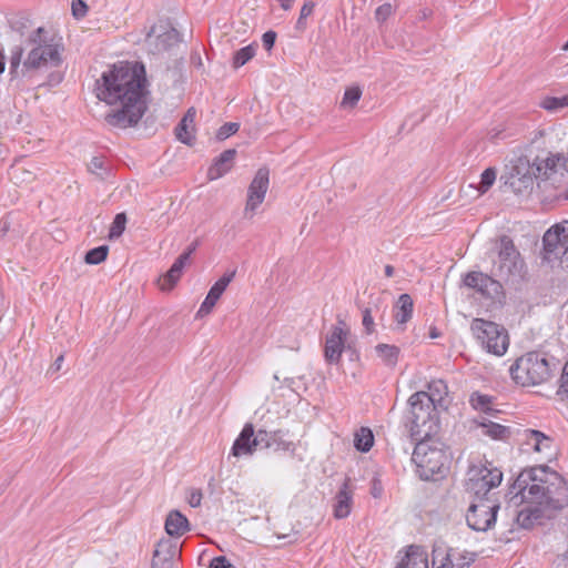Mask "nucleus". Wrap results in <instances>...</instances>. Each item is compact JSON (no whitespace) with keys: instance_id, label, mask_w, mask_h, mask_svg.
I'll use <instances>...</instances> for the list:
<instances>
[{"instance_id":"62","label":"nucleus","mask_w":568,"mask_h":568,"mask_svg":"<svg viewBox=\"0 0 568 568\" xmlns=\"http://www.w3.org/2000/svg\"><path fill=\"white\" fill-rule=\"evenodd\" d=\"M262 36H267V37L276 36V32H274L273 30H268V31L264 32Z\"/></svg>"},{"instance_id":"51","label":"nucleus","mask_w":568,"mask_h":568,"mask_svg":"<svg viewBox=\"0 0 568 568\" xmlns=\"http://www.w3.org/2000/svg\"><path fill=\"white\" fill-rule=\"evenodd\" d=\"M363 325L366 332L369 334L374 331V320L371 315V311L366 308L363 314Z\"/></svg>"},{"instance_id":"15","label":"nucleus","mask_w":568,"mask_h":568,"mask_svg":"<svg viewBox=\"0 0 568 568\" xmlns=\"http://www.w3.org/2000/svg\"><path fill=\"white\" fill-rule=\"evenodd\" d=\"M180 558V549L171 539H162L158 542L153 554L151 568H176Z\"/></svg>"},{"instance_id":"46","label":"nucleus","mask_w":568,"mask_h":568,"mask_svg":"<svg viewBox=\"0 0 568 568\" xmlns=\"http://www.w3.org/2000/svg\"><path fill=\"white\" fill-rule=\"evenodd\" d=\"M22 53H23V50L21 48H19V47L14 48L11 51V57H10V74L12 77H17L18 75V70H19V67H20V63H21Z\"/></svg>"},{"instance_id":"28","label":"nucleus","mask_w":568,"mask_h":568,"mask_svg":"<svg viewBox=\"0 0 568 568\" xmlns=\"http://www.w3.org/2000/svg\"><path fill=\"white\" fill-rule=\"evenodd\" d=\"M413 314V300L408 294H402L396 304L395 320L398 324H405Z\"/></svg>"},{"instance_id":"45","label":"nucleus","mask_w":568,"mask_h":568,"mask_svg":"<svg viewBox=\"0 0 568 568\" xmlns=\"http://www.w3.org/2000/svg\"><path fill=\"white\" fill-rule=\"evenodd\" d=\"M240 129V124L236 123V122H227L225 124H223L217 133H216V138L221 141L227 139L229 136L235 134Z\"/></svg>"},{"instance_id":"61","label":"nucleus","mask_w":568,"mask_h":568,"mask_svg":"<svg viewBox=\"0 0 568 568\" xmlns=\"http://www.w3.org/2000/svg\"><path fill=\"white\" fill-rule=\"evenodd\" d=\"M196 245H197V243H196V242H195V243H193V244L187 248V251H186V252H190V255H191V254L195 251Z\"/></svg>"},{"instance_id":"25","label":"nucleus","mask_w":568,"mask_h":568,"mask_svg":"<svg viewBox=\"0 0 568 568\" xmlns=\"http://www.w3.org/2000/svg\"><path fill=\"white\" fill-rule=\"evenodd\" d=\"M8 23L12 32L18 33L19 36H26L29 33H36V36H41L43 32L42 27H38L36 30L31 31V21L23 13H14L8 18Z\"/></svg>"},{"instance_id":"33","label":"nucleus","mask_w":568,"mask_h":568,"mask_svg":"<svg viewBox=\"0 0 568 568\" xmlns=\"http://www.w3.org/2000/svg\"><path fill=\"white\" fill-rule=\"evenodd\" d=\"M257 48V42H253L236 51L233 58V67L237 69L246 64L255 55Z\"/></svg>"},{"instance_id":"16","label":"nucleus","mask_w":568,"mask_h":568,"mask_svg":"<svg viewBox=\"0 0 568 568\" xmlns=\"http://www.w3.org/2000/svg\"><path fill=\"white\" fill-rule=\"evenodd\" d=\"M348 332L336 325L326 336L324 356L327 363L337 364L343 353Z\"/></svg>"},{"instance_id":"26","label":"nucleus","mask_w":568,"mask_h":568,"mask_svg":"<svg viewBox=\"0 0 568 568\" xmlns=\"http://www.w3.org/2000/svg\"><path fill=\"white\" fill-rule=\"evenodd\" d=\"M464 284L485 295L488 294V287L496 285V282L490 276L480 272H469L464 278Z\"/></svg>"},{"instance_id":"12","label":"nucleus","mask_w":568,"mask_h":568,"mask_svg":"<svg viewBox=\"0 0 568 568\" xmlns=\"http://www.w3.org/2000/svg\"><path fill=\"white\" fill-rule=\"evenodd\" d=\"M270 184V171L267 168H260L252 180L244 209V216L252 219L256 209L264 202Z\"/></svg>"},{"instance_id":"11","label":"nucleus","mask_w":568,"mask_h":568,"mask_svg":"<svg viewBox=\"0 0 568 568\" xmlns=\"http://www.w3.org/2000/svg\"><path fill=\"white\" fill-rule=\"evenodd\" d=\"M266 430L260 429L256 434L252 424H246L235 439L231 454L235 457L251 456L260 446H268Z\"/></svg>"},{"instance_id":"60","label":"nucleus","mask_w":568,"mask_h":568,"mask_svg":"<svg viewBox=\"0 0 568 568\" xmlns=\"http://www.w3.org/2000/svg\"><path fill=\"white\" fill-rule=\"evenodd\" d=\"M62 362H63V356H62V355H60V356L55 359V362H54V367H55V369H60V367H61V363H62Z\"/></svg>"},{"instance_id":"10","label":"nucleus","mask_w":568,"mask_h":568,"mask_svg":"<svg viewBox=\"0 0 568 568\" xmlns=\"http://www.w3.org/2000/svg\"><path fill=\"white\" fill-rule=\"evenodd\" d=\"M545 257L559 260L568 254V221L552 225L542 236Z\"/></svg>"},{"instance_id":"29","label":"nucleus","mask_w":568,"mask_h":568,"mask_svg":"<svg viewBox=\"0 0 568 568\" xmlns=\"http://www.w3.org/2000/svg\"><path fill=\"white\" fill-rule=\"evenodd\" d=\"M479 427L481 428L484 435H487L493 439H506L510 435L509 427L490 420H483L479 424Z\"/></svg>"},{"instance_id":"37","label":"nucleus","mask_w":568,"mask_h":568,"mask_svg":"<svg viewBox=\"0 0 568 568\" xmlns=\"http://www.w3.org/2000/svg\"><path fill=\"white\" fill-rule=\"evenodd\" d=\"M109 247L101 245L87 252L84 261L88 264L97 265L103 262L108 256Z\"/></svg>"},{"instance_id":"8","label":"nucleus","mask_w":568,"mask_h":568,"mask_svg":"<svg viewBox=\"0 0 568 568\" xmlns=\"http://www.w3.org/2000/svg\"><path fill=\"white\" fill-rule=\"evenodd\" d=\"M499 504L493 498L475 499L469 506L466 520L468 526L477 531H486L496 523Z\"/></svg>"},{"instance_id":"41","label":"nucleus","mask_w":568,"mask_h":568,"mask_svg":"<svg viewBox=\"0 0 568 568\" xmlns=\"http://www.w3.org/2000/svg\"><path fill=\"white\" fill-rule=\"evenodd\" d=\"M496 170L494 168L486 169L480 175V183L478 191L480 194H484L488 191V189L494 184L496 180Z\"/></svg>"},{"instance_id":"17","label":"nucleus","mask_w":568,"mask_h":568,"mask_svg":"<svg viewBox=\"0 0 568 568\" xmlns=\"http://www.w3.org/2000/svg\"><path fill=\"white\" fill-rule=\"evenodd\" d=\"M536 170L538 176L549 179L552 174L568 172V155L564 153H549L545 159H537Z\"/></svg>"},{"instance_id":"24","label":"nucleus","mask_w":568,"mask_h":568,"mask_svg":"<svg viewBox=\"0 0 568 568\" xmlns=\"http://www.w3.org/2000/svg\"><path fill=\"white\" fill-rule=\"evenodd\" d=\"M190 530L187 518L178 510L169 513L165 520V531L172 537H180Z\"/></svg>"},{"instance_id":"63","label":"nucleus","mask_w":568,"mask_h":568,"mask_svg":"<svg viewBox=\"0 0 568 568\" xmlns=\"http://www.w3.org/2000/svg\"><path fill=\"white\" fill-rule=\"evenodd\" d=\"M562 50L568 51V41L564 44Z\"/></svg>"},{"instance_id":"13","label":"nucleus","mask_w":568,"mask_h":568,"mask_svg":"<svg viewBox=\"0 0 568 568\" xmlns=\"http://www.w3.org/2000/svg\"><path fill=\"white\" fill-rule=\"evenodd\" d=\"M474 560L471 552L444 546H435L433 549V568H468Z\"/></svg>"},{"instance_id":"34","label":"nucleus","mask_w":568,"mask_h":568,"mask_svg":"<svg viewBox=\"0 0 568 568\" xmlns=\"http://www.w3.org/2000/svg\"><path fill=\"white\" fill-rule=\"evenodd\" d=\"M193 125L189 122H184V120H181L180 123L175 128V136L176 139L186 144L192 145L194 142V134H193Z\"/></svg>"},{"instance_id":"44","label":"nucleus","mask_w":568,"mask_h":568,"mask_svg":"<svg viewBox=\"0 0 568 568\" xmlns=\"http://www.w3.org/2000/svg\"><path fill=\"white\" fill-rule=\"evenodd\" d=\"M394 12L393 4L389 2H385L376 8L375 10V19L377 22H385Z\"/></svg>"},{"instance_id":"54","label":"nucleus","mask_w":568,"mask_h":568,"mask_svg":"<svg viewBox=\"0 0 568 568\" xmlns=\"http://www.w3.org/2000/svg\"><path fill=\"white\" fill-rule=\"evenodd\" d=\"M276 38H263V47L266 51H271L275 44Z\"/></svg>"},{"instance_id":"1","label":"nucleus","mask_w":568,"mask_h":568,"mask_svg":"<svg viewBox=\"0 0 568 568\" xmlns=\"http://www.w3.org/2000/svg\"><path fill=\"white\" fill-rule=\"evenodd\" d=\"M97 98L111 110L104 116L114 128L134 126L146 111V78L143 64L120 61L95 81Z\"/></svg>"},{"instance_id":"49","label":"nucleus","mask_w":568,"mask_h":568,"mask_svg":"<svg viewBox=\"0 0 568 568\" xmlns=\"http://www.w3.org/2000/svg\"><path fill=\"white\" fill-rule=\"evenodd\" d=\"M559 393L568 397V362L565 364L562 368Z\"/></svg>"},{"instance_id":"23","label":"nucleus","mask_w":568,"mask_h":568,"mask_svg":"<svg viewBox=\"0 0 568 568\" xmlns=\"http://www.w3.org/2000/svg\"><path fill=\"white\" fill-rule=\"evenodd\" d=\"M526 443L547 458L552 455V439L539 430H526Z\"/></svg>"},{"instance_id":"9","label":"nucleus","mask_w":568,"mask_h":568,"mask_svg":"<svg viewBox=\"0 0 568 568\" xmlns=\"http://www.w3.org/2000/svg\"><path fill=\"white\" fill-rule=\"evenodd\" d=\"M521 261L510 237L504 235L499 240L498 261L495 262L493 274L500 278H508L520 272Z\"/></svg>"},{"instance_id":"22","label":"nucleus","mask_w":568,"mask_h":568,"mask_svg":"<svg viewBox=\"0 0 568 568\" xmlns=\"http://www.w3.org/2000/svg\"><path fill=\"white\" fill-rule=\"evenodd\" d=\"M235 155V149H229L222 152L213 165L209 169L207 175L210 180H216L226 174L233 166Z\"/></svg>"},{"instance_id":"18","label":"nucleus","mask_w":568,"mask_h":568,"mask_svg":"<svg viewBox=\"0 0 568 568\" xmlns=\"http://www.w3.org/2000/svg\"><path fill=\"white\" fill-rule=\"evenodd\" d=\"M234 276L235 271H232L230 273L224 274L219 281L214 283V285L209 291L205 300L201 304L200 310L197 311V315L203 316L212 311V308L214 307V305L216 304V302L219 301V298L221 297V295L223 294V292L225 291V288L231 283Z\"/></svg>"},{"instance_id":"58","label":"nucleus","mask_w":568,"mask_h":568,"mask_svg":"<svg viewBox=\"0 0 568 568\" xmlns=\"http://www.w3.org/2000/svg\"><path fill=\"white\" fill-rule=\"evenodd\" d=\"M4 55L3 53L0 51V74L4 71Z\"/></svg>"},{"instance_id":"53","label":"nucleus","mask_w":568,"mask_h":568,"mask_svg":"<svg viewBox=\"0 0 568 568\" xmlns=\"http://www.w3.org/2000/svg\"><path fill=\"white\" fill-rule=\"evenodd\" d=\"M195 115H196V111L194 108H190L186 113L184 114V116L182 118V120H184V122H189L193 125L194 123V120H195Z\"/></svg>"},{"instance_id":"31","label":"nucleus","mask_w":568,"mask_h":568,"mask_svg":"<svg viewBox=\"0 0 568 568\" xmlns=\"http://www.w3.org/2000/svg\"><path fill=\"white\" fill-rule=\"evenodd\" d=\"M378 357L387 366H394L397 363L399 349L395 345L378 344L375 347Z\"/></svg>"},{"instance_id":"27","label":"nucleus","mask_w":568,"mask_h":568,"mask_svg":"<svg viewBox=\"0 0 568 568\" xmlns=\"http://www.w3.org/2000/svg\"><path fill=\"white\" fill-rule=\"evenodd\" d=\"M426 395L432 399L433 407H445L447 396V385L444 381H433L428 385Z\"/></svg>"},{"instance_id":"50","label":"nucleus","mask_w":568,"mask_h":568,"mask_svg":"<svg viewBox=\"0 0 568 568\" xmlns=\"http://www.w3.org/2000/svg\"><path fill=\"white\" fill-rule=\"evenodd\" d=\"M210 568H235L225 557L220 556L212 559Z\"/></svg>"},{"instance_id":"43","label":"nucleus","mask_w":568,"mask_h":568,"mask_svg":"<svg viewBox=\"0 0 568 568\" xmlns=\"http://www.w3.org/2000/svg\"><path fill=\"white\" fill-rule=\"evenodd\" d=\"M125 223L126 215L124 213L116 214L110 227V239L119 237L125 229Z\"/></svg>"},{"instance_id":"14","label":"nucleus","mask_w":568,"mask_h":568,"mask_svg":"<svg viewBox=\"0 0 568 568\" xmlns=\"http://www.w3.org/2000/svg\"><path fill=\"white\" fill-rule=\"evenodd\" d=\"M60 61V50L57 44H39L30 50L23 67L37 69L48 62L58 65Z\"/></svg>"},{"instance_id":"21","label":"nucleus","mask_w":568,"mask_h":568,"mask_svg":"<svg viewBox=\"0 0 568 568\" xmlns=\"http://www.w3.org/2000/svg\"><path fill=\"white\" fill-rule=\"evenodd\" d=\"M353 496L348 489V480H345L334 497L333 514L336 519L346 518L352 510Z\"/></svg>"},{"instance_id":"40","label":"nucleus","mask_w":568,"mask_h":568,"mask_svg":"<svg viewBox=\"0 0 568 568\" xmlns=\"http://www.w3.org/2000/svg\"><path fill=\"white\" fill-rule=\"evenodd\" d=\"M470 404L477 410L488 412L490 410L491 398L488 395L473 393Z\"/></svg>"},{"instance_id":"20","label":"nucleus","mask_w":568,"mask_h":568,"mask_svg":"<svg viewBox=\"0 0 568 568\" xmlns=\"http://www.w3.org/2000/svg\"><path fill=\"white\" fill-rule=\"evenodd\" d=\"M395 568H429L427 551L420 546H409Z\"/></svg>"},{"instance_id":"47","label":"nucleus","mask_w":568,"mask_h":568,"mask_svg":"<svg viewBox=\"0 0 568 568\" xmlns=\"http://www.w3.org/2000/svg\"><path fill=\"white\" fill-rule=\"evenodd\" d=\"M71 10L75 19H81L87 14L88 6L83 0H72Z\"/></svg>"},{"instance_id":"35","label":"nucleus","mask_w":568,"mask_h":568,"mask_svg":"<svg viewBox=\"0 0 568 568\" xmlns=\"http://www.w3.org/2000/svg\"><path fill=\"white\" fill-rule=\"evenodd\" d=\"M266 434L270 437V438H267L268 439L267 443H270V445L268 446H260V449H268V448H273L276 450L277 449H283V450L290 449L292 443L283 439L282 430L266 432Z\"/></svg>"},{"instance_id":"55","label":"nucleus","mask_w":568,"mask_h":568,"mask_svg":"<svg viewBox=\"0 0 568 568\" xmlns=\"http://www.w3.org/2000/svg\"><path fill=\"white\" fill-rule=\"evenodd\" d=\"M283 10H290L295 0H276Z\"/></svg>"},{"instance_id":"19","label":"nucleus","mask_w":568,"mask_h":568,"mask_svg":"<svg viewBox=\"0 0 568 568\" xmlns=\"http://www.w3.org/2000/svg\"><path fill=\"white\" fill-rule=\"evenodd\" d=\"M506 184L517 194H521L531 190L534 185V179L528 168L514 166L509 176L507 178Z\"/></svg>"},{"instance_id":"2","label":"nucleus","mask_w":568,"mask_h":568,"mask_svg":"<svg viewBox=\"0 0 568 568\" xmlns=\"http://www.w3.org/2000/svg\"><path fill=\"white\" fill-rule=\"evenodd\" d=\"M506 497L517 524L530 528L545 510L568 506V483L548 466L531 467L519 473Z\"/></svg>"},{"instance_id":"48","label":"nucleus","mask_w":568,"mask_h":568,"mask_svg":"<svg viewBox=\"0 0 568 568\" xmlns=\"http://www.w3.org/2000/svg\"><path fill=\"white\" fill-rule=\"evenodd\" d=\"M104 168V161L102 158L94 156L88 164V169L91 173L101 175L100 171Z\"/></svg>"},{"instance_id":"39","label":"nucleus","mask_w":568,"mask_h":568,"mask_svg":"<svg viewBox=\"0 0 568 568\" xmlns=\"http://www.w3.org/2000/svg\"><path fill=\"white\" fill-rule=\"evenodd\" d=\"M314 8H315V2L313 0L304 1L303 6L301 8V11H300L298 20L296 22V28L300 31H303L305 29L306 18L313 13Z\"/></svg>"},{"instance_id":"38","label":"nucleus","mask_w":568,"mask_h":568,"mask_svg":"<svg viewBox=\"0 0 568 568\" xmlns=\"http://www.w3.org/2000/svg\"><path fill=\"white\" fill-rule=\"evenodd\" d=\"M361 95H362V90L358 87L348 88L344 93L343 100L341 102V106L345 108V109L354 108L357 104V102L359 101Z\"/></svg>"},{"instance_id":"36","label":"nucleus","mask_w":568,"mask_h":568,"mask_svg":"<svg viewBox=\"0 0 568 568\" xmlns=\"http://www.w3.org/2000/svg\"><path fill=\"white\" fill-rule=\"evenodd\" d=\"M540 106L549 112H557L568 106V94L564 97H546L540 102Z\"/></svg>"},{"instance_id":"7","label":"nucleus","mask_w":568,"mask_h":568,"mask_svg":"<svg viewBox=\"0 0 568 568\" xmlns=\"http://www.w3.org/2000/svg\"><path fill=\"white\" fill-rule=\"evenodd\" d=\"M466 488L474 494L475 499L490 498L489 491L498 487L503 480L501 470L488 466L474 467L469 470Z\"/></svg>"},{"instance_id":"64","label":"nucleus","mask_w":568,"mask_h":568,"mask_svg":"<svg viewBox=\"0 0 568 568\" xmlns=\"http://www.w3.org/2000/svg\"><path fill=\"white\" fill-rule=\"evenodd\" d=\"M432 337H434V338H435V337H437L436 332H433V333H432Z\"/></svg>"},{"instance_id":"59","label":"nucleus","mask_w":568,"mask_h":568,"mask_svg":"<svg viewBox=\"0 0 568 568\" xmlns=\"http://www.w3.org/2000/svg\"><path fill=\"white\" fill-rule=\"evenodd\" d=\"M172 267L182 273L184 265H182L180 262L174 261V263L172 264Z\"/></svg>"},{"instance_id":"57","label":"nucleus","mask_w":568,"mask_h":568,"mask_svg":"<svg viewBox=\"0 0 568 568\" xmlns=\"http://www.w3.org/2000/svg\"><path fill=\"white\" fill-rule=\"evenodd\" d=\"M394 272H395V270H394V267L392 265H386L385 266V275L387 277H392L394 275Z\"/></svg>"},{"instance_id":"42","label":"nucleus","mask_w":568,"mask_h":568,"mask_svg":"<svg viewBox=\"0 0 568 568\" xmlns=\"http://www.w3.org/2000/svg\"><path fill=\"white\" fill-rule=\"evenodd\" d=\"M181 275H182V273L180 271H178L171 266L170 270L166 272V274L160 280L161 290H163V291L171 290L173 287V285L179 281Z\"/></svg>"},{"instance_id":"5","label":"nucleus","mask_w":568,"mask_h":568,"mask_svg":"<svg viewBox=\"0 0 568 568\" xmlns=\"http://www.w3.org/2000/svg\"><path fill=\"white\" fill-rule=\"evenodd\" d=\"M417 440L412 460L415 463L422 479H433L435 475L443 471L448 462V456L440 443L432 442L429 438Z\"/></svg>"},{"instance_id":"56","label":"nucleus","mask_w":568,"mask_h":568,"mask_svg":"<svg viewBox=\"0 0 568 568\" xmlns=\"http://www.w3.org/2000/svg\"><path fill=\"white\" fill-rule=\"evenodd\" d=\"M189 260H190V252H184L175 261L180 262L182 265L185 266L186 263L189 262Z\"/></svg>"},{"instance_id":"4","label":"nucleus","mask_w":568,"mask_h":568,"mask_svg":"<svg viewBox=\"0 0 568 568\" xmlns=\"http://www.w3.org/2000/svg\"><path fill=\"white\" fill-rule=\"evenodd\" d=\"M509 372L517 384L536 386L549 381L552 367L545 354L528 352L515 361Z\"/></svg>"},{"instance_id":"30","label":"nucleus","mask_w":568,"mask_h":568,"mask_svg":"<svg viewBox=\"0 0 568 568\" xmlns=\"http://www.w3.org/2000/svg\"><path fill=\"white\" fill-rule=\"evenodd\" d=\"M179 33L171 19L160 18L146 36H180Z\"/></svg>"},{"instance_id":"32","label":"nucleus","mask_w":568,"mask_h":568,"mask_svg":"<svg viewBox=\"0 0 568 568\" xmlns=\"http://www.w3.org/2000/svg\"><path fill=\"white\" fill-rule=\"evenodd\" d=\"M374 444V435L369 428L362 427L354 438V445L356 449L361 452H368Z\"/></svg>"},{"instance_id":"6","label":"nucleus","mask_w":568,"mask_h":568,"mask_svg":"<svg viewBox=\"0 0 568 568\" xmlns=\"http://www.w3.org/2000/svg\"><path fill=\"white\" fill-rule=\"evenodd\" d=\"M470 329L481 347L496 356H503L509 346L507 331L499 324L483 318H475Z\"/></svg>"},{"instance_id":"52","label":"nucleus","mask_w":568,"mask_h":568,"mask_svg":"<svg viewBox=\"0 0 568 568\" xmlns=\"http://www.w3.org/2000/svg\"><path fill=\"white\" fill-rule=\"evenodd\" d=\"M187 501L190 504L191 507L195 508V507H199L201 505V501H202V493L201 490H192L189 498H187Z\"/></svg>"},{"instance_id":"3","label":"nucleus","mask_w":568,"mask_h":568,"mask_svg":"<svg viewBox=\"0 0 568 568\" xmlns=\"http://www.w3.org/2000/svg\"><path fill=\"white\" fill-rule=\"evenodd\" d=\"M409 409L405 425L413 439L430 438L438 430L435 407L426 392H416L408 399Z\"/></svg>"}]
</instances>
